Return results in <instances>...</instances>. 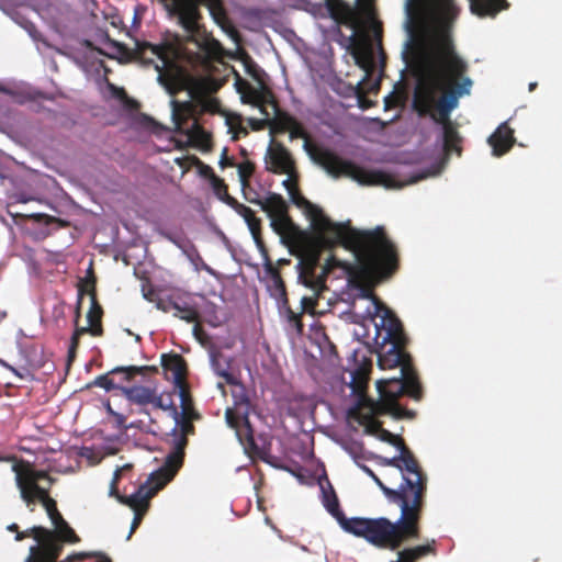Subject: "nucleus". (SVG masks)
I'll use <instances>...</instances> for the list:
<instances>
[{
	"mask_svg": "<svg viewBox=\"0 0 562 562\" xmlns=\"http://www.w3.org/2000/svg\"><path fill=\"white\" fill-rule=\"evenodd\" d=\"M369 383V371L364 368H358L351 373L350 387L352 394L357 397L356 404L348 409V414H356L361 411V404L375 403L368 396L367 389Z\"/></svg>",
	"mask_w": 562,
	"mask_h": 562,
	"instance_id": "nucleus-20",
	"label": "nucleus"
},
{
	"mask_svg": "<svg viewBox=\"0 0 562 562\" xmlns=\"http://www.w3.org/2000/svg\"><path fill=\"white\" fill-rule=\"evenodd\" d=\"M12 471L15 474L20 496L31 512L34 510L36 503H41L54 526L65 520L57 508L56 501L49 495L55 479L47 471L37 470L32 463L22 459L13 463Z\"/></svg>",
	"mask_w": 562,
	"mask_h": 562,
	"instance_id": "nucleus-6",
	"label": "nucleus"
},
{
	"mask_svg": "<svg viewBox=\"0 0 562 562\" xmlns=\"http://www.w3.org/2000/svg\"><path fill=\"white\" fill-rule=\"evenodd\" d=\"M228 384L233 386L232 396L234 400V407L236 411L243 409V416L246 418L250 406V401L246 387L237 379L235 383Z\"/></svg>",
	"mask_w": 562,
	"mask_h": 562,
	"instance_id": "nucleus-35",
	"label": "nucleus"
},
{
	"mask_svg": "<svg viewBox=\"0 0 562 562\" xmlns=\"http://www.w3.org/2000/svg\"><path fill=\"white\" fill-rule=\"evenodd\" d=\"M200 5L207 8L218 25L224 26L228 22L222 0H175V12L187 32L186 40L175 35L158 44L139 42L136 46L138 58L143 64L154 66L158 82L170 95L188 89L193 81L189 66L206 68L223 54L221 43L200 22Z\"/></svg>",
	"mask_w": 562,
	"mask_h": 562,
	"instance_id": "nucleus-2",
	"label": "nucleus"
},
{
	"mask_svg": "<svg viewBox=\"0 0 562 562\" xmlns=\"http://www.w3.org/2000/svg\"><path fill=\"white\" fill-rule=\"evenodd\" d=\"M120 476H121V470L117 469L114 473V477L111 482V487H110V495L115 496L116 498H117V495H121L117 491V483H119Z\"/></svg>",
	"mask_w": 562,
	"mask_h": 562,
	"instance_id": "nucleus-58",
	"label": "nucleus"
},
{
	"mask_svg": "<svg viewBox=\"0 0 562 562\" xmlns=\"http://www.w3.org/2000/svg\"><path fill=\"white\" fill-rule=\"evenodd\" d=\"M85 291L86 290L83 288H79V300H78V304H77L76 319H75L76 328H75L74 333L76 334V336H79V337H81L86 334L92 335V327L90 325L87 327L78 326V321L80 317V304H81V300H82V295L85 294Z\"/></svg>",
	"mask_w": 562,
	"mask_h": 562,
	"instance_id": "nucleus-45",
	"label": "nucleus"
},
{
	"mask_svg": "<svg viewBox=\"0 0 562 562\" xmlns=\"http://www.w3.org/2000/svg\"><path fill=\"white\" fill-rule=\"evenodd\" d=\"M177 387L179 389L182 408V413H179V415H198L193 408V402L189 392L188 384L183 383L182 385H177Z\"/></svg>",
	"mask_w": 562,
	"mask_h": 562,
	"instance_id": "nucleus-41",
	"label": "nucleus"
},
{
	"mask_svg": "<svg viewBox=\"0 0 562 562\" xmlns=\"http://www.w3.org/2000/svg\"><path fill=\"white\" fill-rule=\"evenodd\" d=\"M173 304H175V300H164V299H158L156 301V307L165 313H168L170 311H173Z\"/></svg>",
	"mask_w": 562,
	"mask_h": 562,
	"instance_id": "nucleus-54",
	"label": "nucleus"
},
{
	"mask_svg": "<svg viewBox=\"0 0 562 562\" xmlns=\"http://www.w3.org/2000/svg\"><path fill=\"white\" fill-rule=\"evenodd\" d=\"M111 88L113 89V91H114V93H115V95H116V97H119V98H123V97H125V95H126V93H125V91H124V89H123V88H116V87H114L113 85H111Z\"/></svg>",
	"mask_w": 562,
	"mask_h": 562,
	"instance_id": "nucleus-63",
	"label": "nucleus"
},
{
	"mask_svg": "<svg viewBox=\"0 0 562 562\" xmlns=\"http://www.w3.org/2000/svg\"><path fill=\"white\" fill-rule=\"evenodd\" d=\"M195 104L198 105L199 114H202V113L215 114V113L220 112V109H221V102L218 101V99L209 97L206 94L198 98L195 100Z\"/></svg>",
	"mask_w": 562,
	"mask_h": 562,
	"instance_id": "nucleus-39",
	"label": "nucleus"
},
{
	"mask_svg": "<svg viewBox=\"0 0 562 562\" xmlns=\"http://www.w3.org/2000/svg\"><path fill=\"white\" fill-rule=\"evenodd\" d=\"M76 353H77V349H71L70 347L68 348V356H67L68 363L74 361Z\"/></svg>",
	"mask_w": 562,
	"mask_h": 562,
	"instance_id": "nucleus-64",
	"label": "nucleus"
},
{
	"mask_svg": "<svg viewBox=\"0 0 562 562\" xmlns=\"http://www.w3.org/2000/svg\"><path fill=\"white\" fill-rule=\"evenodd\" d=\"M209 355L211 367L215 374L223 378L226 383H235L236 376L229 371L232 360L226 359L221 349L215 345L210 346Z\"/></svg>",
	"mask_w": 562,
	"mask_h": 562,
	"instance_id": "nucleus-27",
	"label": "nucleus"
},
{
	"mask_svg": "<svg viewBox=\"0 0 562 562\" xmlns=\"http://www.w3.org/2000/svg\"><path fill=\"white\" fill-rule=\"evenodd\" d=\"M246 70L256 81H258L259 83L263 82L262 81V76H263L265 72H263L262 69H260L258 67V65L256 63H254L252 60L247 63L246 64Z\"/></svg>",
	"mask_w": 562,
	"mask_h": 562,
	"instance_id": "nucleus-48",
	"label": "nucleus"
},
{
	"mask_svg": "<svg viewBox=\"0 0 562 562\" xmlns=\"http://www.w3.org/2000/svg\"><path fill=\"white\" fill-rule=\"evenodd\" d=\"M284 188L288 190L289 194L292 193L296 188V181L293 180V177H290L283 181Z\"/></svg>",
	"mask_w": 562,
	"mask_h": 562,
	"instance_id": "nucleus-60",
	"label": "nucleus"
},
{
	"mask_svg": "<svg viewBox=\"0 0 562 562\" xmlns=\"http://www.w3.org/2000/svg\"><path fill=\"white\" fill-rule=\"evenodd\" d=\"M350 41L352 42L351 55L356 65L366 71V77L370 76L374 68L371 48L358 43L355 34L351 35Z\"/></svg>",
	"mask_w": 562,
	"mask_h": 562,
	"instance_id": "nucleus-31",
	"label": "nucleus"
},
{
	"mask_svg": "<svg viewBox=\"0 0 562 562\" xmlns=\"http://www.w3.org/2000/svg\"><path fill=\"white\" fill-rule=\"evenodd\" d=\"M376 389L380 400L375 404L387 408L394 416H401L402 407L397 400L406 394L409 397L419 401L423 395L420 382L417 372H407L398 376L380 380L376 382Z\"/></svg>",
	"mask_w": 562,
	"mask_h": 562,
	"instance_id": "nucleus-7",
	"label": "nucleus"
},
{
	"mask_svg": "<svg viewBox=\"0 0 562 562\" xmlns=\"http://www.w3.org/2000/svg\"><path fill=\"white\" fill-rule=\"evenodd\" d=\"M276 116L270 120V127L272 133H285L289 132L291 125H293L294 116L288 112L281 111L280 109L274 110Z\"/></svg>",
	"mask_w": 562,
	"mask_h": 562,
	"instance_id": "nucleus-37",
	"label": "nucleus"
},
{
	"mask_svg": "<svg viewBox=\"0 0 562 562\" xmlns=\"http://www.w3.org/2000/svg\"><path fill=\"white\" fill-rule=\"evenodd\" d=\"M319 260H321V258L318 259L317 267L315 268V270H313V274H314L315 279H321L322 280V284H319L318 288L312 286V285L306 284L304 282V280L301 278V267H300V263L297 265V268H299V280L306 288H310L315 293L314 296H303L301 299V312L303 314L304 313H310L312 315L315 314V307L317 305L318 296L321 295V293L324 290H326V277L336 266L339 265V260H337L334 256L328 258L324 266L321 265Z\"/></svg>",
	"mask_w": 562,
	"mask_h": 562,
	"instance_id": "nucleus-17",
	"label": "nucleus"
},
{
	"mask_svg": "<svg viewBox=\"0 0 562 562\" xmlns=\"http://www.w3.org/2000/svg\"><path fill=\"white\" fill-rule=\"evenodd\" d=\"M401 508V517L392 522L385 517L363 518L352 517L344 521L342 529L358 538L366 539L376 548L397 550L411 539H418L419 520L424 504L414 497V502L395 503Z\"/></svg>",
	"mask_w": 562,
	"mask_h": 562,
	"instance_id": "nucleus-4",
	"label": "nucleus"
},
{
	"mask_svg": "<svg viewBox=\"0 0 562 562\" xmlns=\"http://www.w3.org/2000/svg\"><path fill=\"white\" fill-rule=\"evenodd\" d=\"M407 340L382 341L378 364L382 370L400 368L401 374L416 372L412 357L406 351Z\"/></svg>",
	"mask_w": 562,
	"mask_h": 562,
	"instance_id": "nucleus-14",
	"label": "nucleus"
},
{
	"mask_svg": "<svg viewBox=\"0 0 562 562\" xmlns=\"http://www.w3.org/2000/svg\"><path fill=\"white\" fill-rule=\"evenodd\" d=\"M228 205L233 207L237 214L245 220V222H249L250 218L255 216V213L250 207L239 203L237 200H229Z\"/></svg>",
	"mask_w": 562,
	"mask_h": 562,
	"instance_id": "nucleus-46",
	"label": "nucleus"
},
{
	"mask_svg": "<svg viewBox=\"0 0 562 562\" xmlns=\"http://www.w3.org/2000/svg\"><path fill=\"white\" fill-rule=\"evenodd\" d=\"M374 314L380 317V323L375 326L378 337H381L382 341L407 340L400 318L380 300H375Z\"/></svg>",
	"mask_w": 562,
	"mask_h": 562,
	"instance_id": "nucleus-15",
	"label": "nucleus"
},
{
	"mask_svg": "<svg viewBox=\"0 0 562 562\" xmlns=\"http://www.w3.org/2000/svg\"><path fill=\"white\" fill-rule=\"evenodd\" d=\"M241 417L247 422V417L245 418L243 416V409L236 411V408L234 407L227 408L225 412L226 423L233 429H237L239 427Z\"/></svg>",
	"mask_w": 562,
	"mask_h": 562,
	"instance_id": "nucleus-44",
	"label": "nucleus"
},
{
	"mask_svg": "<svg viewBox=\"0 0 562 562\" xmlns=\"http://www.w3.org/2000/svg\"><path fill=\"white\" fill-rule=\"evenodd\" d=\"M202 175L209 177L211 179V182L213 181V177H217L210 166H203Z\"/></svg>",
	"mask_w": 562,
	"mask_h": 562,
	"instance_id": "nucleus-61",
	"label": "nucleus"
},
{
	"mask_svg": "<svg viewBox=\"0 0 562 562\" xmlns=\"http://www.w3.org/2000/svg\"><path fill=\"white\" fill-rule=\"evenodd\" d=\"M161 366L165 371L171 373L176 386L187 383V363L182 356L178 353L162 355Z\"/></svg>",
	"mask_w": 562,
	"mask_h": 562,
	"instance_id": "nucleus-26",
	"label": "nucleus"
},
{
	"mask_svg": "<svg viewBox=\"0 0 562 562\" xmlns=\"http://www.w3.org/2000/svg\"><path fill=\"white\" fill-rule=\"evenodd\" d=\"M376 459L381 465L393 467L397 469L402 475V483H406L407 480H409L413 485L416 484V481L420 483V504L425 505L428 477L416 457H409L406 454L405 458L404 456L398 454L393 458L378 457Z\"/></svg>",
	"mask_w": 562,
	"mask_h": 562,
	"instance_id": "nucleus-13",
	"label": "nucleus"
},
{
	"mask_svg": "<svg viewBox=\"0 0 562 562\" xmlns=\"http://www.w3.org/2000/svg\"><path fill=\"white\" fill-rule=\"evenodd\" d=\"M266 169L272 173L295 175V161L288 148L279 142H272L266 155Z\"/></svg>",
	"mask_w": 562,
	"mask_h": 562,
	"instance_id": "nucleus-18",
	"label": "nucleus"
},
{
	"mask_svg": "<svg viewBox=\"0 0 562 562\" xmlns=\"http://www.w3.org/2000/svg\"><path fill=\"white\" fill-rule=\"evenodd\" d=\"M238 177L241 184V188H246L249 186V180L255 172V164L246 160L238 165Z\"/></svg>",
	"mask_w": 562,
	"mask_h": 562,
	"instance_id": "nucleus-42",
	"label": "nucleus"
},
{
	"mask_svg": "<svg viewBox=\"0 0 562 562\" xmlns=\"http://www.w3.org/2000/svg\"><path fill=\"white\" fill-rule=\"evenodd\" d=\"M358 467L374 481L390 503L414 502L415 496H417L418 502H420L422 486L417 481L416 484L413 485L412 482L407 480L406 483H401L398 488H391L386 486L369 467L361 463H358Z\"/></svg>",
	"mask_w": 562,
	"mask_h": 562,
	"instance_id": "nucleus-16",
	"label": "nucleus"
},
{
	"mask_svg": "<svg viewBox=\"0 0 562 562\" xmlns=\"http://www.w3.org/2000/svg\"><path fill=\"white\" fill-rule=\"evenodd\" d=\"M487 142L492 147L493 155L501 157L508 153L516 142L514 130L508 125V122H503L488 137Z\"/></svg>",
	"mask_w": 562,
	"mask_h": 562,
	"instance_id": "nucleus-24",
	"label": "nucleus"
},
{
	"mask_svg": "<svg viewBox=\"0 0 562 562\" xmlns=\"http://www.w3.org/2000/svg\"><path fill=\"white\" fill-rule=\"evenodd\" d=\"M395 445H392L393 447H395L398 451H400V454L401 456H404L406 458V454L409 456V457H415V454L413 453V451L406 446L404 439L400 436H397L395 438Z\"/></svg>",
	"mask_w": 562,
	"mask_h": 562,
	"instance_id": "nucleus-49",
	"label": "nucleus"
},
{
	"mask_svg": "<svg viewBox=\"0 0 562 562\" xmlns=\"http://www.w3.org/2000/svg\"><path fill=\"white\" fill-rule=\"evenodd\" d=\"M95 557V553L90 552H79V553H72L68 555L66 559L63 560V562H75V561H83L86 559Z\"/></svg>",
	"mask_w": 562,
	"mask_h": 562,
	"instance_id": "nucleus-53",
	"label": "nucleus"
},
{
	"mask_svg": "<svg viewBox=\"0 0 562 562\" xmlns=\"http://www.w3.org/2000/svg\"><path fill=\"white\" fill-rule=\"evenodd\" d=\"M290 196L295 205L305 209L314 231V235L306 232L296 234L301 278L306 284L316 288L322 284L321 279H315L313 270L317 267L325 248L342 246L347 250H355L360 260V267L356 270L367 274L372 273L383 261L391 258L390 244L384 237L383 226L358 229L351 226L350 221L335 223L319 206L305 199L299 188L290 193Z\"/></svg>",
	"mask_w": 562,
	"mask_h": 562,
	"instance_id": "nucleus-3",
	"label": "nucleus"
},
{
	"mask_svg": "<svg viewBox=\"0 0 562 562\" xmlns=\"http://www.w3.org/2000/svg\"><path fill=\"white\" fill-rule=\"evenodd\" d=\"M81 288H83L86 290L85 292H87L86 286L82 285ZM88 292L91 297V307L87 314V321H88L89 325L92 327V336L99 337L103 334V327H102L103 310L97 301L94 280L92 281L91 289L88 290Z\"/></svg>",
	"mask_w": 562,
	"mask_h": 562,
	"instance_id": "nucleus-30",
	"label": "nucleus"
},
{
	"mask_svg": "<svg viewBox=\"0 0 562 562\" xmlns=\"http://www.w3.org/2000/svg\"><path fill=\"white\" fill-rule=\"evenodd\" d=\"M384 237L386 241L390 244V251H391V258L383 261L372 273H360L356 270V268L360 267V260L356 254L355 250H350L356 258L357 263H348V262H340L337 267H341L348 274L349 281L356 286L361 289V296L363 299H370L373 301V305L375 306V300H379L374 293L372 292L371 288L367 285L368 282L381 279V278H387L392 276L397 269H398V254L395 244L390 239V237L386 234V231L384 229Z\"/></svg>",
	"mask_w": 562,
	"mask_h": 562,
	"instance_id": "nucleus-8",
	"label": "nucleus"
},
{
	"mask_svg": "<svg viewBox=\"0 0 562 562\" xmlns=\"http://www.w3.org/2000/svg\"><path fill=\"white\" fill-rule=\"evenodd\" d=\"M176 475L171 474L162 465L153 472L145 483L140 484L136 492L130 496L117 495V501L130 506L134 512H147L149 499L156 495L158 491L164 488Z\"/></svg>",
	"mask_w": 562,
	"mask_h": 562,
	"instance_id": "nucleus-10",
	"label": "nucleus"
},
{
	"mask_svg": "<svg viewBox=\"0 0 562 562\" xmlns=\"http://www.w3.org/2000/svg\"><path fill=\"white\" fill-rule=\"evenodd\" d=\"M260 85H261L260 90H251V100L250 101L246 100L245 95L243 97V101L251 102L252 104H255L256 106L259 108L260 112L265 116H270L266 106L271 105L273 108V110H278L279 104H278V101L276 100V97H274L272 90L269 87L265 86L263 82H261Z\"/></svg>",
	"mask_w": 562,
	"mask_h": 562,
	"instance_id": "nucleus-29",
	"label": "nucleus"
},
{
	"mask_svg": "<svg viewBox=\"0 0 562 562\" xmlns=\"http://www.w3.org/2000/svg\"><path fill=\"white\" fill-rule=\"evenodd\" d=\"M251 204L260 206L267 213L272 229L279 235L292 234L296 246V234L301 232L288 214V204L279 193L269 192L265 200L251 199Z\"/></svg>",
	"mask_w": 562,
	"mask_h": 562,
	"instance_id": "nucleus-11",
	"label": "nucleus"
},
{
	"mask_svg": "<svg viewBox=\"0 0 562 562\" xmlns=\"http://www.w3.org/2000/svg\"><path fill=\"white\" fill-rule=\"evenodd\" d=\"M243 192H244V198L249 202L251 203V199H255V200H262L259 195V193L257 191H255L250 184L246 188H243Z\"/></svg>",
	"mask_w": 562,
	"mask_h": 562,
	"instance_id": "nucleus-59",
	"label": "nucleus"
},
{
	"mask_svg": "<svg viewBox=\"0 0 562 562\" xmlns=\"http://www.w3.org/2000/svg\"><path fill=\"white\" fill-rule=\"evenodd\" d=\"M289 133L291 140L304 138L303 147L310 158L334 178L348 177L362 186H382L386 189H398L404 186L389 172L360 167L350 160L342 159L327 148L313 144L303 124L295 117Z\"/></svg>",
	"mask_w": 562,
	"mask_h": 562,
	"instance_id": "nucleus-5",
	"label": "nucleus"
},
{
	"mask_svg": "<svg viewBox=\"0 0 562 562\" xmlns=\"http://www.w3.org/2000/svg\"><path fill=\"white\" fill-rule=\"evenodd\" d=\"M473 14L495 16L509 7L506 0H469ZM407 48L422 46L425 77L416 86L413 109L442 126L443 149L461 155L462 137L450 120L459 100L469 95L473 86L469 65L458 54L451 26L459 15L454 0H405Z\"/></svg>",
	"mask_w": 562,
	"mask_h": 562,
	"instance_id": "nucleus-1",
	"label": "nucleus"
},
{
	"mask_svg": "<svg viewBox=\"0 0 562 562\" xmlns=\"http://www.w3.org/2000/svg\"><path fill=\"white\" fill-rule=\"evenodd\" d=\"M173 315L176 317H179L180 319H183L188 323L198 322L199 319V312L198 310L192 306L191 304L179 300H175L173 304Z\"/></svg>",
	"mask_w": 562,
	"mask_h": 562,
	"instance_id": "nucleus-36",
	"label": "nucleus"
},
{
	"mask_svg": "<svg viewBox=\"0 0 562 562\" xmlns=\"http://www.w3.org/2000/svg\"><path fill=\"white\" fill-rule=\"evenodd\" d=\"M126 398L139 406L153 405L155 408L167 409L168 406L164 404L162 396L158 394L156 387L134 385L131 387L122 389Z\"/></svg>",
	"mask_w": 562,
	"mask_h": 562,
	"instance_id": "nucleus-19",
	"label": "nucleus"
},
{
	"mask_svg": "<svg viewBox=\"0 0 562 562\" xmlns=\"http://www.w3.org/2000/svg\"><path fill=\"white\" fill-rule=\"evenodd\" d=\"M194 323H195V325L193 326V335H194L195 339L203 347H206L209 349L210 346L213 345L211 342V337L209 336V334L203 329V327L198 322H194Z\"/></svg>",
	"mask_w": 562,
	"mask_h": 562,
	"instance_id": "nucleus-47",
	"label": "nucleus"
},
{
	"mask_svg": "<svg viewBox=\"0 0 562 562\" xmlns=\"http://www.w3.org/2000/svg\"><path fill=\"white\" fill-rule=\"evenodd\" d=\"M330 16L338 23L357 26V14L355 10L342 0H325Z\"/></svg>",
	"mask_w": 562,
	"mask_h": 562,
	"instance_id": "nucleus-25",
	"label": "nucleus"
},
{
	"mask_svg": "<svg viewBox=\"0 0 562 562\" xmlns=\"http://www.w3.org/2000/svg\"><path fill=\"white\" fill-rule=\"evenodd\" d=\"M146 513L147 512H134V518H133V521L131 525V530H130V535H128L127 539H130L131 536L135 532V530L139 527Z\"/></svg>",
	"mask_w": 562,
	"mask_h": 562,
	"instance_id": "nucleus-55",
	"label": "nucleus"
},
{
	"mask_svg": "<svg viewBox=\"0 0 562 562\" xmlns=\"http://www.w3.org/2000/svg\"><path fill=\"white\" fill-rule=\"evenodd\" d=\"M182 134L187 135L189 139L202 150H210L212 148V136L194 120L190 127Z\"/></svg>",
	"mask_w": 562,
	"mask_h": 562,
	"instance_id": "nucleus-32",
	"label": "nucleus"
},
{
	"mask_svg": "<svg viewBox=\"0 0 562 562\" xmlns=\"http://www.w3.org/2000/svg\"><path fill=\"white\" fill-rule=\"evenodd\" d=\"M172 411L176 420V425L171 430L173 448L167 454L162 467L176 475L183 465L188 436L193 435L195 430L191 417H196L198 415H179L176 407Z\"/></svg>",
	"mask_w": 562,
	"mask_h": 562,
	"instance_id": "nucleus-9",
	"label": "nucleus"
},
{
	"mask_svg": "<svg viewBox=\"0 0 562 562\" xmlns=\"http://www.w3.org/2000/svg\"><path fill=\"white\" fill-rule=\"evenodd\" d=\"M227 153H228L227 148H224L222 150V155H221V159H220V166L222 168L235 166L234 158L233 157H228Z\"/></svg>",
	"mask_w": 562,
	"mask_h": 562,
	"instance_id": "nucleus-57",
	"label": "nucleus"
},
{
	"mask_svg": "<svg viewBox=\"0 0 562 562\" xmlns=\"http://www.w3.org/2000/svg\"><path fill=\"white\" fill-rule=\"evenodd\" d=\"M255 243H256V246L258 248V250L260 251L262 258H263V262H268V261H271L270 257H269V254H268V249L265 245V241L262 239V236L261 234L260 235H257V236H254L252 237Z\"/></svg>",
	"mask_w": 562,
	"mask_h": 562,
	"instance_id": "nucleus-51",
	"label": "nucleus"
},
{
	"mask_svg": "<svg viewBox=\"0 0 562 562\" xmlns=\"http://www.w3.org/2000/svg\"><path fill=\"white\" fill-rule=\"evenodd\" d=\"M30 535L37 541L36 546L30 548V554L25 562H63L58 561L64 542L57 539L56 535L42 526H35L30 530Z\"/></svg>",
	"mask_w": 562,
	"mask_h": 562,
	"instance_id": "nucleus-12",
	"label": "nucleus"
},
{
	"mask_svg": "<svg viewBox=\"0 0 562 562\" xmlns=\"http://www.w3.org/2000/svg\"><path fill=\"white\" fill-rule=\"evenodd\" d=\"M80 338L79 336H76V334L74 333L72 336H71V339H70V345L69 347L71 349H78L79 347V344H80Z\"/></svg>",
	"mask_w": 562,
	"mask_h": 562,
	"instance_id": "nucleus-62",
	"label": "nucleus"
},
{
	"mask_svg": "<svg viewBox=\"0 0 562 562\" xmlns=\"http://www.w3.org/2000/svg\"><path fill=\"white\" fill-rule=\"evenodd\" d=\"M323 492V504L327 512L338 521L339 526L342 528L344 521H348L349 518H347L344 514V512L340 509L338 497L331 486H329V491H326L325 488H322Z\"/></svg>",
	"mask_w": 562,
	"mask_h": 562,
	"instance_id": "nucleus-34",
	"label": "nucleus"
},
{
	"mask_svg": "<svg viewBox=\"0 0 562 562\" xmlns=\"http://www.w3.org/2000/svg\"><path fill=\"white\" fill-rule=\"evenodd\" d=\"M57 539H59L61 542L66 543H77L80 541V538L75 532V530L68 525L66 520H63L61 522L57 524L55 526V531H53Z\"/></svg>",
	"mask_w": 562,
	"mask_h": 562,
	"instance_id": "nucleus-38",
	"label": "nucleus"
},
{
	"mask_svg": "<svg viewBox=\"0 0 562 562\" xmlns=\"http://www.w3.org/2000/svg\"><path fill=\"white\" fill-rule=\"evenodd\" d=\"M212 187L215 194L228 205L229 200H236L228 193V187L222 178L213 177Z\"/></svg>",
	"mask_w": 562,
	"mask_h": 562,
	"instance_id": "nucleus-43",
	"label": "nucleus"
},
{
	"mask_svg": "<svg viewBox=\"0 0 562 562\" xmlns=\"http://www.w3.org/2000/svg\"><path fill=\"white\" fill-rule=\"evenodd\" d=\"M397 437V435L386 430V429H381V431L379 432V438L384 441V442H387L390 445H395V438Z\"/></svg>",
	"mask_w": 562,
	"mask_h": 562,
	"instance_id": "nucleus-56",
	"label": "nucleus"
},
{
	"mask_svg": "<svg viewBox=\"0 0 562 562\" xmlns=\"http://www.w3.org/2000/svg\"><path fill=\"white\" fill-rule=\"evenodd\" d=\"M265 271L269 274L272 280V290L273 295L283 304L288 303L286 288L285 283L281 277V273L278 268H276L272 261L263 262Z\"/></svg>",
	"mask_w": 562,
	"mask_h": 562,
	"instance_id": "nucleus-33",
	"label": "nucleus"
},
{
	"mask_svg": "<svg viewBox=\"0 0 562 562\" xmlns=\"http://www.w3.org/2000/svg\"><path fill=\"white\" fill-rule=\"evenodd\" d=\"M148 372H157L156 367L150 366H128V367H116L106 374H101L94 379L91 385L102 387L106 391H111L116 387L114 381L109 376L110 374L123 373L125 381L133 380L136 375H145Z\"/></svg>",
	"mask_w": 562,
	"mask_h": 562,
	"instance_id": "nucleus-21",
	"label": "nucleus"
},
{
	"mask_svg": "<svg viewBox=\"0 0 562 562\" xmlns=\"http://www.w3.org/2000/svg\"><path fill=\"white\" fill-rule=\"evenodd\" d=\"M436 540L432 539L426 544L405 548L397 552V560L392 562H417L419 559L427 555H436Z\"/></svg>",
	"mask_w": 562,
	"mask_h": 562,
	"instance_id": "nucleus-28",
	"label": "nucleus"
},
{
	"mask_svg": "<svg viewBox=\"0 0 562 562\" xmlns=\"http://www.w3.org/2000/svg\"><path fill=\"white\" fill-rule=\"evenodd\" d=\"M246 223L252 237L261 234V220L259 217L255 215L250 218L249 222Z\"/></svg>",
	"mask_w": 562,
	"mask_h": 562,
	"instance_id": "nucleus-52",
	"label": "nucleus"
},
{
	"mask_svg": "<svg viewBox=\"0 0 562 562\" xmlns=\"http://www.w3.org/2000/svg\"><path fill=\"white\" fill-rule=\"evenodd\" d=\"M248 124L254 131L263 130L266 126L270 125V117L265 116V119H248Z\"/></svg>",
	"mask_w": 562,
	"mask_h": 562,
	"instance_id": "nucleus-50",
	"label": "nucleus"
},
{
	"mask_svg": "<svg viewBox=\"0 0 562 562\" xmlns=\"http://www.w3.org/2000/svg\"><path fill=\"white\" fill-rule=\"evenodd\" d=\"M361 411L356 414H348V417L357 420L360 425L366 426L368 432L379 435L383 427L382 423L375 419V417L385 414H392V412L375 403L364 405L361 404Z\"/></svg>",
	"mask_w": 562,
	"mask_h": 562,
	"instance_id": "nucleus-22",
	"label": "nucleus"
},
{
	"mask_svg": "<svg viewBox=\"0 0 562 562\" xmlns=\"http://www.w3.org/2000/svg\"><path fill=\"white\" fill-rule=\"evenodd\" d=\"M170 104L176 131L182 134L190 127V121L198 120V105L191 101H178L175 99L171 100Z\"/></svg>",
	"mask_w": 562,
	"mask_h": 562,
	"instance_id": "nucleus-23",
	"label": "nucleus"
},
{
	"mask_svg": "<svg viewBox=\"0 0 562 562\" xmlns=\"http://www.w3.org/2000/svg\"><path fill=\"white\" fill-rule=\"evenodd\" d=\"M280 307L284 311V315H285V318L289 322V324H291L299 334H302L303 329H304V324L302 323L303 313L294 312L291 308L289 302L286 304H283V302H280Z\"/></svg>",
	"mask_w": 562,
	"mask_h": 562,
	"instance_id": "nucleus-40",
	"label": "nucleus"
}]
</instances>
